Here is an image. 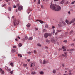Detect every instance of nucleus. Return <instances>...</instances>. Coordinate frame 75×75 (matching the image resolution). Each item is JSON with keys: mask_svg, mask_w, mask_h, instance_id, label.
<instances>
[{"mask_svg": "<svg viewBox=\"0 0 75 75\" xmlns=\"http://www.w3.org/2000/svg\"><path fill=\"white\" fill-rule=\"evenodd\" d=\"M75 21V18L73 19L72 21L70 22L68 20H66L65 22L67 24H73L74 23V21Z\"/></svg>", "mask_w": 75, "mask_h": 75, "instance_id": "nucleus-1", "label": "nucleus"}, {"mask_svg": "<svg viewBox=\"0 0 75 75\" xmlns=\"http://www.w3.org/2000/svg\"><path fill=\"white\" fill-rule=\"evenodd\" d=\"M13 23L14 24V26H16V25H17L20 23V22L18 20L14 19L13 21Z\"/></svg>", "mask_w": 75, "mask_h": 75, "instance_id": "nucleus-2", "label": "nucleus"}, {"mask_svg": "<svg viewBox=\"0 0 75 75\" xmlns=\"http://www.w3.org/2000/svg\"><path fill=\"white\" fill-rule=\"evenodd\" d=\"M61 10V7L59 5H56L54 10L59 11Z\"/></svg>", "mask_w": 75, "mask_h": 75, "instance_id": "nucleus-3", "label": "nucleus"}, {"mask_svg": "<svg viewBox=\"0 0 75 75\" xmlns=\"http://www.w3.org/2000/svg\"><path fill=\"white\" fill-rule=\"evenodd\" d=\"M56 4H52L50 5V7L51 9L55 10V6Z\"/></svg>", "mask_w": 75, "mask_h": 75, "instance_id": "nucleus-4", "label": "nucleus"}, {"mask_svg": "<svg viewBox=\"0 0 75 75\" xmlns=\"http://www.w3.org/2000/svg\"><path fill=\"white\" fill-rule=\"evenodd\" d=\"M23 6H20L18 7V10L20 11L21 10L23 9Z\"/></svg>", "mask_w": 75, "mask_h": 75, "instance_id": "nucleus-5", "label": "nucleus"}, {"mask_svg": "<svg viewBox=\"0 0 75 75\" xmlns=\"http://www.w3.org/2000/svg\"><path fill=\"white\" fill-rule=\"evenodd\" d=\"M44 37L45 38H47L48 37V33H45L44 34Z\"/></svg>", "mask_w": 75, "mask_h": 75, "instance_id": "nucleus-6", "label": "nucleus"}, {"mask_svg": "<svg viewBox=\"0 0 75 75\" xmlns=\"http://www.w3.org/2000/svg\"><path fill=\"white\" fill-rule=\"evenodd\" d=\"M62 56H63V57H67L68 55H67V52H65L64 53V54H63L62 55Z\"/></svg>", "mask_w": 75, "mask_h": 75, "instance_id": "nucleus-7", "label": "nucleus"}, {"mask_svg": "<svg viewBox=\"0 0 75 75\" xmlns=\"http://www.w3.org/2000/svg\"><path fill=\"white\" fill-rule=\"evenodd\" d=\"M28 38H27V36H25V38H23L22 40H23V41H25L26 40H27Z\"/></svg>", "mask_w": 75, "mask_h": 75, "instance_id": "nucleus-8", "label": "nucleus"}, {"mask_svg": "<svg viewBox=\"0 0 75 75\" xmlns=\"http://www.w3.org/2000/svg\"><path fill=\"white\" fill-rule=\"evenodd\" d=\"M58 26L59 28H61V27H62V24L61 23H60L58 25Z\"/></svg>", "mask_w": 75, "mask_h": 75, "instance_id": "nucleus-9", "label": "nucleus"}, {"mask_svg": "<svg viewBox=\"0 0 75 75\" xmlns=\"http://www.w3.org/2000/svg\"><path fill=\"white\" fill-rule=\"evenodd\" d=\"M55 33V30H54V29H53V32L51 33L52 35H54Z\"/></svg>", "mask_w": 75, "mask_h": 75, "instance_id": "nucleus-10", "label": "nucleus"}, {"mask_svg": "<svg viewBox=\"0 0 75 75\" xmlns=\"http://www.w3.org/2000/svg\"><path fill=\"white\" fill-rule=\"evenodd\" d=\"M37 21H39L41 24H43V21H42L41 20H36Z\"/></svg>", "mask_w": 75, "mask_h": 75, "instance_id": "nucleus-11", "label": "nucleus"}, {"mask_svg": "<svg viewBox=\"0 0 75 75\" xmlns=\"http://www.w3.org/2000/svg\"><path fill=\"white\" fill-rule=\"evenodd\" d=\"M0 71L2 74H3V73H4V71L2 70V69L1 68L0 69Z\"/></svg>", "mask_w": 75, "mask_h": 75, "instance_id": "nucleus-12", "label": "nucleus"}, {"mask_svg": "<svg viewBox=\"0 0 75 75\" xmlns=\"http://www.w3.org/2000/svg\"><path fill=\"white\" fill-rule=\"evenodd\" d=\"M65 1V0H62V1H60V3L61 4H63V3H64V1Z\"/></svg>", "mask_w": 75, "mask_h": 75, "instance_id": "nucleus-13", "label": "nucleus"}, {"mask_svg": "<svg viewBox=\"0 0 75 75\" xmlns=\"http://www.w3.org/2000/svg\"><path fill=\"white\" fill-rule=\"evenodd\" d=\"M40 74V75H44V72L43 71H40L39 72Z\"/></svg>", "mask_w": 75, "mask_h": 75, "instance_id": "nucleus-14", "label": "nucleus"}, {"mask_svg": "<svg viewBox=\"0 0 75 75\" xmlns=\"http://www.w3.org/2000/svg\"><path fill=\"white\" fill-rule=\"evenodd\" d=\"M47 62H48L47 61H45V60H44L43 64H46V63H47Z\"/></svg>", "mask_w": 75, "mask_h": 75, "instance_id": "nucleus-15", "label": "nucleus"}, {"mask_svg": "<svg viewBox=\"0 0 75 75\" xmlns=\"http://www.w3.org/2000/svg\"><path fill=\"white\" fill-rule=\"evenodd\" d=\"M26 26L28 27H30L31 26V24L30 23H28L26 25Z\"/></svg>", "mask_w": 75, "mask_h": 75, "instance_id": "nucleus-16", "label": "nucleus"}, {"mask_svg": "<svg viewBox=\"0 0 75 75\" xmlns=\"http://www.w3.org/2000/svg\"><path fill=\"white\" fill-rule=\"evenodd\" d=\"M75 50V49H70L69 50L70 51H74Z\"/></svg>", "mask_w": 75, "mask_h": 75, "instance_id": "nucleus-17", "label": "nucleus"}, {"mask_svg": "<svg viewBox=\"0 0 75 75\" xmlns=\"http://www.w3.org/2000/svg\"><path fill=\"white\" fill-rule=\"evenodd\" d=\"M51 42L53 43V42H55V40L53 39H52L51 40Z\"/></svg>", "mask_w": 75, "mask_h": 75, "instance_id": "nucleus-18", "label": "nucleus"}, {"mask_svg": "<svg viewBox=\"0 0 75 75\" xmlns=\"http://www.w3.org/2000/svg\"><path fill=\"white\" fill-rule=\"evenodd\" d=\"M31 74H32V75H34V74H36V72L35 71H32Z\"/></svg>", "mask_w": 75, "mask_h": 75, "instance_id": "nucleus-19", "label": "nucleus"}, {"mask_svg": "<svg viewBox=\"0 0 75 75\" xmlns=\"http://www.w3.org/2000/svg\"><path fill=\"white\" fill-rule=\"evenodd\" d=\"M28 40L30 41L31 40H33V38H32L31 37H30V38H29Z\"/></svg>", "mask_w": 75, "mask_h": 75, "instance_id": "nucleus-20", "label": "nucleus"}, {"mask_svg": "<svg viewBox=\"0 0 75 75\" xmlns=\"http://www.w3.org/2000/svg\"><path fill=\"white\" fill-rule=\"evenodd\" d=\"M37 45L38 46V47H41V44H40V43H38L37 44Z\"/></svg>", "mask_w": 75, "mask_h": 75, "instance_id": "nucleus-21", "label": "nucleus"}, {"mask_svg": "<svg viewBox=\"0 0 75 75\" xmlns=\"http://www.w3.org/2000/svg\"><path fill=\"white\" fill-rule=\"evenodd\" d=\"M46 42H50V41L48 39L46 40Z\"/></svg>", "mask_w": 75, "mask_h": 75, "instance_id": "nucleus-22", "label": "nucleus"}, {"mask_svg": "<svg viewBox=\"0 0 75 75\" xmlns=\"http://www.w3.org/2000/svg\"><path fill=\"white\" fill-rule=\"evenodd\" d=\"M53 74H55V73H56V70H53Z\"/></svg>", "mask_w": 75, "mask_h": 75, "instance_id": "nucleus-23", "label": "nucleus"}, {"mask_svg": "<svg viewBox=\"0 0 75 75\" xmlns=\"http://www.w3.org/2000/svg\"><path fill=\"white\" fill-rule=\"evenodd\" d=\"M43 32H47V30L45 29H43Z\"/></svg>", "mask_w": 75, "mask_h": 75, "instance_id": "nucleus-24", "label": "nucleus"}, {"mask_svg": "<svg viewBox=\"0 0 75 75\" xmlns=\"http://www.w3.org/2000/svg\"><path fill=\"white\" fill-rule=\"evenodd\" d=\"M22 46V44L20 43L19 44V47H21Z\"/></svg>", "mask_w": 75, "mask_h": 75, "instance_id": "nucleus-25", "label": "nucleus"}, {"mask_svg": "<svg viewBox=\"0 0 75 75\" xmlns=\"http://www.w3.org/2000/svg\"><path fill=\"white\" fill-rule=\"evenodd\" d=\"M16 50H15V49H13L12 50L11 52H14Z\"/></svg>", "mask_w": 75, "mask_h": 75, "instance_id": "nucleus-26", "label": "nucleus"}, {"mask_svg": "<svg viewBox=\"0 0 75 75\" xmlns=\"http://www.w3.org/2000/svg\"><path fill=\"white\" fill-rule=\"evenodd\" d=\"M62 23L63 24V25H65L66 24H65V22H62Z\"/></svg>", "mask_w": 75, "mask_h": 75, "instance_id": "nucleus-27", "label": "nucleus"}, {"mask_svg": "<svg viewBox=\"0 0 75 75\" xmlns=\"http://www.w3.org/2000/svg\"><path fill=\"white\" fill-rule=\"evenodd\" d=\"M18 56H19V57H20L21 58V57H22V55L21 54H19L18 55Z\"/></svg>", "mask_w": 75, "mask_h": 75, "instance_id": "nucleus-28", "label": "nucleus"}, {"mask_svg": "<svg viewBox=\"0 0 75 75\" xmlns=\"http://www.w3.org/2000/svg\"><path fill=\"white\" fill-rule=\"evenodd\" d=\"M8 10L9 11H11V8L10 7H9Z\"/></svg>", "mask_w": 75, "mask_h": 75, "instance_id": "nucleus-29", "label": "nucleus"}, {"mask_svg": "<svg viewBox=\"0 0 75 75\" xmlns=\"http://www.w3.org/2000/svg\"><path fill=\"white\" fill-rule=\"evenodd\" d=\"M45 27H46V28H48V25L47 24H46L45 25Z\"/></svg>", "mask_w": 75, "mask_h": 75, "instance_id": "nucleus-30", "label": "nucleus"}, {"mask_svg": "<svg viewBox=\"0 0 75 75\" xmlns=\"http://www.w3.org/2000/svg\"><path fill=\"white\" fill-rule=\"evenodd\" d=\"M40 3H41V1H40V0H39L38 1V4H40Z\"/></svg>", "mask_w": 75, "mask_h": 75, "instance_id": "nucleus-31", "label": "nucleus"}, {"mask_svg": "<svg viewBox=\"0 0 75 75\" xmlns=\"http://www.w3.org/2000/svg\"><path fill=\"white\" fill-rule=\"evenodd\" d=\"M6 4H4L2 6V7H5V6H6Z\"/></svg>", "mask_w": 75, "mask_h": 75, "instance_id": "nucleus-32", "label": "nucleus"}, {"mask_svg": "<svg viewBox=\"0 0 75 75\" xmlns=\"http://www.w3.org/2000/svg\"><path fill=\"white\" fill-rule=\"evenodd\" d=\"M8 67L7 66H5V69L6 70L8 69Z\"/></svg>", "mask_w": 75, "mask_h": 75, "instance_id": "nucleus-33", "label": "nucleus"}, {"mask_svg": "<svg viewBox=\"0 0 75 75\" xmlns=\"http://www.w3.org/2000/svg\"><path fill=\"white\" fill-rule=\"evenodd\" d=\"M67 71H69V72H71V71H72V70H71L69 69H68Z\"/></svg>", "mask_w": 75, "mask_h": 75, "instance_id": "nucleus-34", "label": "nucleus"}, {"mask_svg": "<svg viewBox=\"0 0 75 75\" xmlns=\"http://www.w3.org/2000/svg\"><path fill=\"white\" fill-rule=\"evenodd\" d=\"M61 31H62V30H57V32H61Z\"/></svg>", "mask_w": 75, "mask_h": 75, "instance_id": "nucleus-35", "label": "nucleus"}, {"mask_svg": "<svg viewBox=\"0 0 75 75\" xmlns=\"http://www.w3.org/2000/svg\"><path fill=\"white\" fill-rule=\"evenodd\" d=\"M23 66H24V67H27V64H24Z\"/></svg>", "mask_w": 75, "mask_h": 75, "instance_id": "nucleus-36", "label": "nucleus"}, {"mask_svg": "<svg viewBox=\"0 0 75 75\" xmlns=\"http://www.w3.org/2000/svg\"><path fill=\"white\" fill-rule=\"evenodd\" d=\"M27 53L28 54H31V52L30 51L28 52H27Z\"/></svg>", "mask_w": 75, "mask_h": 75, "instance_id": "nucleus-37", "label": "nucleus"}, {"mask_svg": "<svg viewBox=\"0 0 75 75\" xmlns=\"http://www.w3.org/2000/svg\"><path fill=\"white\" fill-rule=\"evenodd\" d=\"M10 65L11 66H13V63H10Z\"/></svg>", "mask_w": 75, "mask_h": 75, "instance_id": "nucleus-38", "label": "nucleus"}, {"mask_svg": "<svg viewBox=\"0 0 75 75\" xmlns=\"http://www.w3.org/2000/svg\"><path fill=\"white\" fill-rule=\"evenodd\" d=\"M48 36H49V37L51 36V34L50 33H48Z\"/></svg>", "mask_w": 75, "mask_h": 75, "instance_id": "nucleus-39", "label": "nucleus"}, {"mask_svg": "<svg viewBox=\"0 0 75 75\" xmlns=\"http://www.w3.org/2000/svg\"><path fill=\"white\" fill-rule=\"evenodd\" d=\"M19 5L20 4H17L16 6L17 7H18Z\"/></svg>", "mask_w": 75, "mask_h": 75, "instance_id": "nucleus-40", "label": "nucleus"}, {"mask_svg": "<svg viewBox=\"0 0 75 75\" xmlns=\"http://www.w3.org/2000/svg\"><path fill=\"white\" fill-rule=\"evenodd\" d=\"M13 48H17V46H13Z\"/></svg>", "mask_w": 75, "mask_h": 75, "instance_id": "nucleus-41", "label": "nucleus"}, {"mask_svg": "<svg viewBox=\"0 0 75 75\" xmlns=\"http://www.w3.org/2000/svg\"><path fill=\"white\" fill-rule=\"evenodd\" d=\"M13 8H16V6L15 5H14L13 6Z\"/></svg>", "mask_w": 75, "mask_h": 75, "instance_id": "nucleus-42", "label": "nucleus"}, {"mask_svg": "<svg viewBox=\"0 0 75 75\" xmlns=\"http://www.w3.org/2000/svg\"><path fill=\"white\" fill-rule=\"evenodd\" d=\"M31 17V15H29L28 17V18L29 20H30V17Z\"/></svg>", "mask_w": 75, "mask_h": 75, "instance_id": "nucleus-43", "label": "nucleus"}, {"mask_svg": "<svg viewBox=\"0 0 75 75\" xmlns=\"http://www.w3.org/2000/svg\"><path fill=\"white\" fill-rule=\"evenodd\" d=\"M39 62L41 64V63H42V60L41 59H40L39 60Z\"/></svg>", "mask_w": 75, "mask_h": 75, "instance_id": "nucleus-44", "label": "nucleus"}, {"mask_svg": "<svg viewBox=\"0 0 75 75\" xmlns=\"http://www.w3.org/2000/svg\"><path fill=\"white\" fill-rule=\"evenodd\" d=\"M62 48L63 49H65V46H62Z\"/></svg>", "mask_w": 75, "mask_h": 75, "instance_id": "nucleus-45", "label": "nucleus"}, {"mask_svg": "<svg viewBox=\"0 0 75 75\" xmlns=\"http://www.w3.org/2000/svg\"><path fill=\"white\" fill-rule=\"evenodd\" d=\"M73 33V31L72 30H71L70 32V34H72V33Z\"/></svg>", "mask_w": 75, "mask_h": 75, "instance_id": "nucleus-46", "label": "nucleus"}, {"mask_svg": "<svg viewBox=\"0 0 75 75\" xmlns=\"http://www.w3.org/2000/svg\"><path fill=\"white\" fill-rule=\"evenodd\" d=\"M74 3H75V1H73V2H72L71 3V4H74Z\"/></svg>", "mask_w": 75, "mask_h": 75, "instance_id": "nucleus-47", "label": "nucleus"}, {"mask_svg": "<svg viewBox=\"0 0 75 75\" xmlns=\"http://www.w3.org/2000/svg\"><path fill=\"white\" fill-rule=\"evenodd\" d=\"M52 28L53 29H54V28H55V26H52Z\"/></svg>", "mask_w": 75, "mask_h": 75, "instance_id": "nucleus-48", "label": "nucleus"}, {"mask_svg": "<svg viewBox=\"0 0 75 75\" xmlns=\"http://www.w3.org/2000/svg\"><path fill=\"white\" fill-rule=\"evenodd\" d=\"M63 42H67V40H64Z\"/></svg>", "mask_w": 75, "mask_h": 75, "instance_id": "nucleus-49", "label": "nucleus"}, {"mask_svg": "<svg viewBox=\"0 0 75 75\" xmlns=\"http://www.w3.org/2000/svg\"><path fill=\"white\" fill-rule=\"evenodd\" d=\"M34 52L35 54H36V53H37V51H36V50H34Z\"/></svg>", "mask_w": 75, "mask_h": 75, "instance_id": "nucleus-50", "label": "nucleus"}, {"mask_svg": "<svg viewBox=\"0 0 75 75\" xmlns=\"http://www.w3.org/2000/svg\"><path fill=\"white\" fill-rule=\"evenodd\" d=\"M27 61H28V62H29V61H30V60L29 59H28Z\"/></svg>", "mask_w": 75, "mask_h": 75, "instance_id": "nucleus-51", "label": "nucleus"}, {"mask_svg": "<svg viewBox=\"0 0 75 75\" xmlns=\"http://www.w3.org/2000/svg\"><path fill=\"white\" fill-rule=\"evenodd\" d=\"M70 11H73L74 10L73 9H70Z\"/></svg>", "mask_w": 75, "mask_h": 75, "instance_id": "nucleus-52", "label": "nucleus"}, {"mask_svg": "<svg viewBox=\"0 0 75 75\" xmlns=\"http://www.w3.org/2000/svg\"><path fill=\"white\" fill-rule=\"evenodd\" d=\"M10 0H6V2H8V1H10Z\"/></svg>", "mask_w": 75, "mask_h": 75, "instance_id": "nucleus-53", "label": "nucleus"}, {"mask_svg": "<svg viewBox=\"0 0 75 75\" xmlns=\"http://www.w3.org/2000/svg\"><path fill=\"white\" fill-rule=\"evenodd\" d=\"M35 30H37V31L38 30V29L37 28H35Z\"/></svg>", "mask_w": 75, "mask_h": 75, "instance_id": "nucleus-54", "label": "nucleus"}, {"mask_svg": "<svg viewBox=\"0 0 75 75\" xmlns=\"http://www.w3.org/2000/svg\"><path fill=\"white\" fill-rule=\"evenodd\" d=\"M72 73L70 72L69 73V75H72Z\"/></svg>", "mask_w": 75, "mask_h": 75, "instance_id": "nucleus-55", "label": "nucleus"}, {"mask_svg": "<svg viewBox=\"0 0 75 75\" xmlns=\"http://www.w3.org/2000/svg\"><path fill=\"white\" fill-rule=\"evenodd\" d=\"M41 7L42 8H43V5H41Z\"/></svg>", "mask_w": 75, "mask_h": 75, "instance_id": "nucleus-56", "label": "nucleus"}, {"mask_svg": "<svg viewBox=\"0 0 75 75\" xmlns=\"http://www.w3.org/2000/svg\"><path fill=\"white\" fill-rule=\"evenodd\" d=\"M57 53H54V55H57Z\"/></svg>", "mask_w": 75, "mask_h": 75, "instance_id": "nucleus-57", "label": "nucleus"}, {"mask_svg": "<svg viewBox=\"0 0 75 75\" xmlns=\"http://www.w3.org/2000/svg\"><path fill=\"white\" fill-rule=\"evenodd\" d=\"M66 4H68V1H67L66 2Z\"/></svg>", "mask_w": 75, "mask_h": 75, "instance_id": "nucleus-58", "label": "nucleus"}, {"mask_svg": "<svg viewBox=\"0 0 75 75\" xmlns=\"http://www.w3.org/2000/svg\"><path fill=\"white\" fill-rule=\"evenodd\" d=\"M57 34H58V32H56V33H55V35H57Z\"/></svg>", "mask_w": 75, "mask_h": 75, "instance_id": "nucleus-59", "label": "nucleus"}, {"mask_svg": "<svg viewBox=\"0 0 75 75\" xmlns=\"http://www.w3.org/2000/svg\"><path fill=\"white\" fill-rule=\"evenodd\" d=\"M62 67H64V66H65V65H64V64H62Z\"/></svg>", "mask_w": 75, "mask_h": 75, "instance_id": "nucleus-60", "label": "nucleus"}, {"mask_svg": "<svg viewBox=\"0 0 75 75\" xmlns=\"http://www.w3.org/2000/svg\"><path fill=\"white\" fill-rule=\"evenodd\" d=\"M66 50H67L66 49H65L63 50V51H66Z\"/></svg>", "mask_w": 75, "mask_h": 75, "instance_id": "nucleus-61", "label": "nucleus"}, {"mask_svg": "<svg viewBox=\"0 0 75 75\" xmlns=\"http://www.w3.org/2000/svg\"><path fill=\"white\" fill-rule=\"evenodd\" d=\"M10 73H11V74H13V71L10 72Z\"/></svg>", "mask_w": 75, "mask_h": 75, "instance_id": "nucleus-62", "label": "nucleus"}, {"mask_svg": "<svg viewBox=\"0 0 75 75\" xmlns=\"http://www.w3.org/2000/svg\"><path fill=\"white\" fill-rule=\"evenodd\" d=\"M17 37H18V38L19 39H20V37L18 36Z\"/></svg>", "mask_w": 75, "mask_h": 75, "instance_id": "nucleus-63", "label": "nucleus"}, {"mask_svg": "<svg viewBox=\"0 0 75 75\" xmlns=\"http://www.w3.org/2000/svg\"><path fill=\"white\" fill-rule=\"evenodd\" d=\"M63 75H68L67 74H63Z\"/></svg>", "mask_w": 75, "mask_h": 75, "instance_id": "nucleus-64", "label": "nucleus"}]
</instances>
